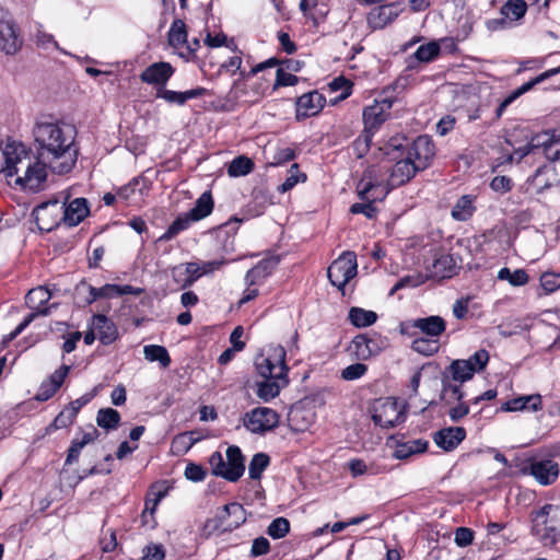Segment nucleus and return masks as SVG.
I'll list each match as a JSON object with an SVG mask.
<instances>
[{
    "instance_id": "dca6fc26",
    "label": "nucleus",
    "mask_w": 560,
    "mask_h": 560,
    "mask_svg": "<svg viewBox=\"0 0 560 560\" xmlns=\"http://www.w3.org/2000/svg\"><path fill=\"white\" fill-rule=\"evenodd\" d=\"M51 299V293L46 287H37L31 289L25 295V304L37 316H47L51 313V310L57 308L58 304L52 303L48 306L46 304Z\"/></svg>"
},
{
    "instance_id": "393cba45",
    "label": "nucleus",
    "mask_w": 560,
    "mask_h": 560,
    "mask_svg": "<svg viewBox=\"0 0 560 560\" xmlns=\"http://www.w3.org/2000/svg\"><path fill=\"white\" fill-rule=\"evenodd\" d=\"M375 424L382 428H394L404 421L401 412L397 410L395 401H386L376 408L373 417Z\"/></svg>"
},
{
    "instance_id": "09e8293b",
    "label": "nucleus",
    "mask_w": 560,
    "mask_h": 560,
    "mask_svg": "<svg viewBox=\"0 0 560 560\" xmlns=\"http://www.w3.org/2000/svg\"><path fill=\"white\" fill-rule=\"evenodd\" d=\"M463 398L464 393L460 390V385L443 381L441 399L444 400L446 405H451L455 401H462Z\"/></svg>"
},
{
    "instance_id": "20e7f679",
    "label": "nucleus",
    "mask_w": 560,
    "mask_h": 560,
    "mask_svg": "<svg viewBox=\"0 0 560 560\" xmlns=\"http://www.w3.org/2000/svg\"><path fill=\"white\" fill-rule=\"evenodd\" d=\"M377 173L378 170L375 166L368 167L363 173L357 185V190L360 199L365 202L353 203L350 208L351 213L364 214L368 219H373L376 215L377 210L374 202L382 201L389 194V188L383 186Z\"/></svg>"
},
{
    "instance_id": "5fc2aeb1",
    "label": "nucleus",
    "mask_w": 560,
    "mask_h": 560,
    "mask_svg": "<svg viewBox=\"0 0 560 560\" xmlns=\"http://www.w3.org/2000/svg\"><path fill=\"white\" fill-rule=\"evenodd\" d=\"M471 368L475 369V373L482 371L489 362V353L485 349L476 351L469 359L465 360Z\"/></svg>"
},
{
    "instance_id": "9d476101",
    "label": "nucleus",
    "mask_w": 560,
    "mask_h": 560,
    "mask_svg": "<svg viewBox=\"0 0 560 560\" xmlns=\"http://www.w3.org/2000/svg\"><path fill=\"white\" fill-rule=\"evenodd\" d=\"M393 147L396 150H404V153L411 158V161L416 163L418 168L421 171L425 170L434 154H435V148L434 144L429 136H419L417 139H415L410 144L407 143L406 145L399 143V144H393Z\"/></svg>"
},
{
    "instance_id": "a19ab883",
    "label": "nucleus",
    "mask_w": 560,
    "mask_h": 560,
    "mask_svg": "<svg viewBox=\"0 0 560 560\" xmlns=\"http://www.w3.org/2000/svg\"><path fill=\"white\" fill-rule=\"evenodd\" d=\"M526 10L527 4L524 0H509L501 7L500 13L505 19L518 20L525 15Z\"/></svg>"
},
{
    "instance_id": "c03bdc74",
    "label": "nucleus",
    "mask_w": 560,
    "mask_h": 560,
    "mask_svg": "<svg viewBox=\"0 0 560 560\" xmlns=\"http://www.w3.org/2000/svg\"><path fill=\"white\" fill-rule=\"evenodd\" d=\"M528 143L532 147L533 152L542 149L544 153L548 158V154L553 153L551 149L556 141L555 136L552 133H550L549 131H545L534 136Z\"/></svg>"
},
{
    "instance_id": "a18cd8bd",
    "label": "nucleus",
    "mask_w": 560,
    "mask_h": 560,
    "mask_svg": "<svg viewBox=\"0 0 560 560\" xmlns=\"http://www.w3.org/2000/svg\"><path fill=\"white\" fill-rule=\"evenodd\" d=\"M270 458L266 453H257L253 456L249 467L248 474L249 478L254 480H258L261 478V474L269 466Z\"/></svg>"
},
{
    "instance_id": "7c9ffc66",
    "label": "nucleus",
    "mask_w": 560,
    "mask_h": 560,
    "mask_svg": "<svg viewBox=\"0 0 560 560\" xmlns=\"http://www.w3.org/2000/svg\"><path fill=\"white\" fill-rule=\"evenodd\" d=\"M455 272V258L450 254H443L434 260L431 276L439 279H445L451 278Z\"/></svg>"
},
{
    "instance_id": "0e129e2a",
    "label": "nucleus",
    "mask_w": 560,
    "mask_h": 560,
    "mask_svg": "<svg viewBox=\"0 0 560 560\" xmlns=\"http://www.w3.org/2000/svg\"><path fill=\"white\" fill-rule=\"evenodd\" d=\"M83 444L79 441L78 438H74L72 441H71V445L70 447L68 448V452H67V457H66V462L65 464L66 465H72L74 463L78 462L79 459V456H80V453L83 448Z\"/></svg>"
},
{
    "instance_id": "e2e57ef3",
    "label": "nucleus",
    "mask_w": 560,
    "mask_h": 560,
    "mask_svg": "<svg viewBox=\"0 0 560 560\" xmlns=\"http://www.w3.org/2000/svg\"><path fill=\"white\" fill-rule=\"evenodd\" d=\"M58 389L59 388H57L55 385L44 381L35 395V399L37 401H47L58 392Z\"/></svg>"
},
{
    "instance_id": "4be33fe9",
    "label": "nucleus",
    "mask_w": 560,
    "mask_h": 560,
    "mask_svg": "<svg viewBox=\"0 0 560 560\" xmlns=\"http://www.w3.org/2000/svg\"><path fill=\"white\" fill-rule=\"evenodd\" d=\"M466 438V430L463 427H448L434 433L435 444L445 452L455 450Z\"/></svg>"
},
{
    "instance_id": "6e6552de",
    "label": "nucleus",
    "mask_w": 560,
    "mask_h": 560,
    "mask_svg": "<svg viewBox=\"0 0 560 560\" xmlns=\"http://www.w3.org/2000/svg\"><path fill=\"white\" fill-rule=\"evenodd\" d=\"M246 521V511L242 504L232 502L225 504L214 518H210L203 526V533L207 536L213 533L232 532L244 524Z\"/></svg>"
},
{
    "instance_id": "bb28decb",
    "label": "nucleus",
    "mask_w": 560,
    "mask_h": 560,
    "mask_svg": "<svg viewBox=\"0 0 560 560\" xmlns=\"http://www.w3.org/2000/svg\"><path fill=\"white\" fill-rule=\"evenodd\" d=\"M207 94V89L198 86L185 92H176L164 88L156 89V97L163 98L167 103L184 105L187 101L198 98Z\"/></svg>"
},
{
    "instance_id": "37998d69",
    "label": "nucleus",
    "mask_w": 560,
    "mask_h": 560,
    "mask_svg": "<svg viewBox=\"0 0 560 560\" xmlns=\"http://www.w3.org/2000/svg\"><path fill=\"white\" fill-rule=\"evenodd\" d=\"M450 371L454 381L463 383L470 380L475 374V369L465 360H455L450 365Z\"/></svg>"
},
{
    "instance_id": "69168bd1",
    "label": "nucleus",
    "mask_w": 560,
    "mask_h": 560,
    "mask_svg": "<svg viewBox=\"0 0 560 560\" xmlns=\"http://www.w3.org/2000/svg\"><path fill=\"white\" fill-rule=\"evenodd\" d=\"M269 550H270L269 540L265 537H258V538L254 539V541H253L250 555H252V557H259V556H264V555L268 553Z\"/></svg>"
},
{
    "instance_id": "6e6d98bb",
    "label": "nucleus",
    "mask_w": 560,
    "mask_h": 560,
    "mask_svg": "<svg viewBox=\"0 0 560 560\" xmlns=\"http://www.w3.org/2000/svg\"><path fill=\"white\" fill-rule=\"evenodd\" d=\"M75 293L78 296H82V302L84 304H92L97 300L95 295V287L89 284L85 281H81L79 284H77Z\"/></svg>"
},
{
    "instance_id": "de8ad7c7",
    "label": "nucleus",
    "mask_w": 560,
    "mask_h": 560,
    "mask_svg": "<svg viewBox=\"0 0 560 560\" xmlns=\"http://www.w3.org/2000/svg\"><path fill=\"white\" fill-rule=\"evenodd\" d=\"M440 54V46L436 42H430L421 45L415 52V57L421 62H430L434 60Z\"/></svg>"
},
{
    "instance_id": "2eb2a0df",
    "label": "nucleus",
    "mask_w": 560,
    "mask_h": 560,
    "mask_svg": "<svg viewBox=\"0 0 560 560\" xmlns=\"http://www.w3.org/2000/svg\"><path fill=\"white\" fill-rule=\"evenodd\" d=\"M402 158L399 159L395 165L392 167L389 177L386 184L383 183V186L389 188V191L394 188L405 185L408 183L418 172L421 170L418 168L416 163L411 161V158H408L402 152Z\"/></svg>"
},
{
    "instance_id": "2f4dec72",
    "label": "nucleus",
    "mask_w": 560,
    "mask_h": 560,
    "mask_svg": "<svg viewBox=\"0 0 560 560\" xmlns=\"http://www.w3.org/2000/svg\"><path fill=\"white\" fill-rule=\"evenodd\" d=\"M474 200L475 198L470 195L462 196L451 211L452 218L456 221H467L470 219L476 210Z\"/></svg>"
},
{
    "instance_id": "a211bd4d",
    "label": "nucleus",
    "mask_w": 560,
    "mask_h": 560,
    "mask_svg": "<svg viewBox=\"0 0 560 560\" xmlns=\"http://www.w3.org/2000/svg\"><path fill=\"white\" fill-rule=\"evenodd\" d=\"M559 465L552 459L533 460L529 465V474L541 485H552L559 477Z\"/></svg>"
},
{
    "instance_id": "774afa93",
    "label": "nucleus",
    "mask_w": 560,
    "mask_h": 560,
    "mask_svg": "<svg viewBox=\"0 0 560 560\" xmlns=\"http://www.w3.org/2000/svg\"><path fill=\"white\" fill-rule=\"evenodd\" d=\"M69 371H70L69 365H61L46 381L48 383L55 385L57 388H60L62 383L65 382V378L67 377Z\"/></svg>"
},
{
    "instance_id": "13d9d810",
    "label": "nucleus",
    "mask_w": 560,
    "mask_h": 560,
    "mask_svg": "<svg viewBox=\"0 0 560 560\" xmlns=\"http://www.w3.org/2000/svg\"><path fill=\"white\" fill-rule=\"evenodd\" d=\"M184 475L188 480H191L194 482H199L206 478L207 471L205 470V468L202 466L194 464V463H189L186 466Z\"/></svg>"
},
{
    "instance_id": "bf43d9fd",
    "label": "nucleus",
    "mask_w": 560,
    "mask_h": 560,
    "mask_svg": "<svg viewBox=\"0 0 560 560\" xmlns=\"http://www.w3.org/2000/svg\"><path fill=\"white\" fill-rule=\"evenodd\" d=\"M455 544L458 547H467L469 546L474 540V532L470 528L467 527H458L455 530Z\"/></svg>"
},
{
    "instance_id": "ddd939ff",
    "label": "nucleus",
    "mask_w": 560,
    "mask_h": 560,
    "mask_svg": "<svg viewBox=\"0 0 560 560\" xmlns=\"http://www.w3.org/2000/svg\"><path fill=\"white\" fill-rule=\"evenodd\" d=\"M223 265L221 260L205 261L201 266L197 262H187L185 265L176 266L172 270V276L175 282H180V276H185L182 283V289H186L203 275H208Z\"/></svg>"
},
{
    "instance_id": "680f3d73",
    "label": "nucleus",
    "mask_w": 560,
    "mask_h": 560,
    "mask_svg": "<svg viewBox=\"0 0 560 560\" xmlns=\"http://www.w3.org/2000/svg\"><path fill=\"white\" fill-rule=\"evenodd\" d=\"M190 434H192V432H190ZM196 441L197 440L191 438L189 433H180L173 439L172 445L179 451L187 452L196 443Z\"/></svg>"
},
{
    "instance_id": "8fccbe9b",
    "label": "nucleus",
    "mask_w": 560,
    "mask_h": 560,
    "mask_svg": "<svg viewBox=\"0 0 560 560\" xmlns=\"http://www.w3.org/2000/svg\"><path fill=\"white\" fill-rule=\"evenodd\" d=\"M290 530V522L284 517L275 518L268 526L267 533L273 539L283 538Z\"/></svg>"
},
{
    "instance_id": "f257e3e1",
    "label": "nucleus",
    "mask_w": 560,
    "mask_h": 560,
    "mask_svg": "<svg viewBox=\"0 0 560 560\" xmlns=\"http://www.w3.org/2000/svg\"><path fill=\"white\" fill-rule=\"evenodd\" d=\"M32 135L36 154L46 171L59 175L72 171L80 151L74 125L42 115L36 118Z\"/></svg>"
},
{
    "instance_id": "58836bf2",
    "label": "nucleus",
    "mask_w": 560,
    "mask_h": 560,
    "mask_svg": "<svg viewBox=\"0 0 560 560\" xmlns=\"http://www.w3.org/2000/svg\"><path fill=\"white\" fill-rule=\"evenodd\" d=\"M144 358L150 362H160L163 368L171 364V358L165 347L158 345H148L143 348Z\"/></svg>"
},
{
    "instance_id": "423d86ee",
    "label": "nucleus",
    "mask_w": 560,
    "mask_h": 560,
    "mask_svg": "<svg viewBox=\"0 0 560 560\" xmlns=\"http://www.w3.org/2000/svg\"><path fill=\"white\" fill-rule=\"evenodd\" d=\"M388 91L384 90L380 98L375 100L372 105L363 109L364 129L357 139V143H364L365 148L370 147L373 135L381 126L390 117V109L395 102L393 96L387 95Z\"/></svg>"
},
{
    "instance_id": "a878e982",
    "label": "nucleus",
    "mask_w": 560,
    "mask_h": 560,
    "mask_svg": "<svg viewBox=\"0 0 560 560\" xmlns=\"http://www.w3.org/2000/svg\"><path fill=\"white\" fill-rule=\"evenodd\" d=\"M65 223L69 226L78 225L89 214L88 201L84 198H75L67 206L62 202Z\"/></svg>"
},
{
    "instance_id": "6ab92c4d",
    "label": "nucleus",
    "mask_w": 560,
    "mask_h": 560,
    "mask_svg": "<svg viewBox=\"0 0 560 560\" xmlns=\"http://www.w3.org/2000/svg\"><path fill=\"white\" fill-rule=\"evenodd\" d=\"M560 73V66L557 67V68H553V69H549L545 72H542L541 74L537 75L536 78H534L533 80L524 83L523 85H521L520 88H517L515 91H513L509 96H506L501 103L500 105L498 106L497 110H495V116L497 118H500L503 113L505 112V109L516 100L521 95H523L524 93L528 92L529 90H532L536 84H539L541 82H544L545 80L556 75Z\"/></svg>"
},
{
    "instance_id": "cd10ccee",
    "label": "nucleus",
    "mask_w": 560,
    "mask_h": 560,
    "mask_svg": "<svg viewBox=\"0 0 560 560\" xmlns=\"http://www.w3.org/2000/svg\"><path fill=\"white\" fill-rule=\"evenodd\" d=\"M412 327L419 329L423 335L439 340L446 329V323L441 316L431 315L415 319Z\"/></svg>"
},
{
    "instance_id": "4468645a",
    "label": "nucleus",
    "mask_w": 560,
    "mask_h": 560,
    "mask_svg": "<svg viewBox=\"0 0 560 560\" xmlns=\"http://www.w3.org/2000/svg\"><path fill=\"white\" fill-rule=\"evenodd\" d=\"M33 215L38 228L43 231H51L59 226L60 223H65L62 202L59 200H51L38 205L33 210Z\"/></svg>"
},
{
    "instance_id": "603ef678",
    "label": "nucleus",
    "mask_w": 560,
    "mask_h": 560,
    "mask_svg": "<svg viewBox=\"0 0 560 560\" xmlns=\"http://www.w3.org/2000/svg\"><path fill=\"white\" fill-rule=\"evenodd\" d=\"M540 285L546 293L560 289V272L546 271L540 276Z\"/></svg>"
},
{
    "instance_id": "864d4df0",
    "label": "nucleus",
    "mask_w": 560,
    "mask_h": 560,
    "mask_svg": "<svg viewBox=\"0 0 560 560\" xmlns=\"http://www.w3.org/2000/svg\"><path fill=\"white\" fill-rule=\"evenodd\" d=\"M368 371V366L363 363H354L341 371V378L345 381H354L362 377Z\"/></svg>"
},
{
    "instance_id": "79ce46f5",
    "label": "nucleus",
    "mask_w": 560,
    "mask_h": 560,
    "mask_svg": "<svg viewBox=\"0 0 560 560\" xmlns=\"http://www.w3.org/2000/svg\"><path fill=\"white\" fill-rule=\"evenodd\" d=\"M120 421V415L113 408L100 409L96 416L97 425L106 430L116 429Z\"/></svg>"
},
{
    "instance_id": "0eeeda50",
    "label": "nucleus",
    "mask_w": 560,
    "mask_h": 560,
    "mask_svg": "<svg viewBox=\"0 0 560 560\" xmlns=\"http://www.w3.org/2000/svg\"><path fill=\"white\" fill-rule=\"evenodd\" d=\"M226 462L221 452H213L209 458L212 474L222 477L228 481H237L245 471V458L242 451L236 445H231L226 450Z\"/></svg>"
},
{
    "instance_id": "9b49d317",
    "label": "nucleus",
    "mask_w": 560,
    "mask_h": 560,
    "mask_svg": "<svg viewBox=\"0 0 560 560\" xmlns=\"http://www.w3.org/2000/svg\"><path fill=\"white\" fill-rule=\"evenodd\" d=\"M279 415L269 407H257L245 413L244 427L255 434H265L279 424Z\"/></svg>"
},
{
    "instance_id": "ea45409f",
    "label": "nucleus",
    "mask_w": 560,
    "mask_h": 560,
    "mask_svg": "<svg viewBox=\"0 0 560 560\" xmlns=\"http://www.w3.org/2000/svg\"><path fill=\"white\" fill-rule=\"evenodd\" d=\"M253 170L254 162L245 155H240L229 164L228 174L231 177H240L249 174Z\"/></svg>"
},
{
    "instance_id": "1a4fd4ad",
    "label": "nucleus",
    "mask_w": 560,
    "mask_h": 560,
    "mask_svg": "<svg viewBox=\"0 0 560 560\" xmlns=\"http://www.w3.org/2000/svg\"><path fill=\"white\" fill-rule=\"evenodd\" d=\"M357 268L354 253L346 252L331 262L327 276L334 287L343 290L346 284L357 275Z\"/></svg>"
},
{
    "instance_id": "4c0bfd02",
    "label": "nucleus",
    "mask_w": 560,
    "mask_h": 560,
    "mask_svg": "<svg viewBox=\"0 0 560 560\" xmlns=\"http://www.w3.org/2000/svg\"><path fill=\"white\" fill-rule=\"evenodd\" d=\"M195 221L196 220H192V217L189 215L188 212L177 217L159 240L160 241H170V240H172L177 234H179L180 232H183L186 229H188L190 223L195 222Z\"/></svg>"
},
{
    "instance_id": "b1692460",
    "label": "nucleus",
    "mask_w": 560,
    "mask_h": 560,
    "mask_svg": "<svg viewBox=\"0 0 560 560\" xmlns=\"http://www.w3.org/2000/svg\"><path fill=\"white\" fill-rule=\"evenodd\" d=\"M91 326L95 329L98 340L105 346L112 345L119 337L114 322L103 314L93 315Z\"/></svg>"
},
{
    "instance_id": "f3484780",
    "label": "nucleus",
    "mask_w": 560,
    "mask_h": 560,
    "mask_svg": "<svg viewBox=\"0 0 560 560\" xmlns=\"http://www.w3.org/2000/svg\"><path fill=\"white\" fill-rule=\"evenodd\" d=\"M175 69L170 62L159 61L147 67L140 74V80L147 84L164 88Z\"/></svg>"
},
{
    "instance_id": "412c9836",
    "label": "nucleus",
    "mask_w": 560,
    "mask_h": 560,
    "mask_svg": "<svg viewBox=\"0 0 560 560\" xmlns=\"http://www.w3.org/2000/svg\"><path fill=\"white\" fill-rule=\"evenodd\" d=\"M326 98L317 91L301 95L296 101V118H307L317 115L325 106Z\"/></svg>"
},
{
    "instance_id": "c756f323",
    "label": "nucleus",
    "mask_w": 560,
    "mask_h": 560,
    "mask_svg": "<svg viewBox=\"0 0 560 560\" xmlns=\"http://www.w3.org/2000/svg\"><path fill=\"white\" fill-rule=\"evenodd\" d=\"M396 16L392 5H380L371 10L368 15V22L374 30L383 28Z\"/></svg>"
},
{
    "instance_id": "49530a36",
    "label": "nucleus",
    "mask_w": 560,
    "mask_h": 560,
    "mask_svg": "<svg viewBox=\"0 0 560 560\" xmlns=\"http://www.w3.org/2000/svg\"><path fill=\"white\" fill-rule=\"evenodd\" d=\"M411 348L420 354L430 357L439 351L440 345L438 339L421 337L412 341Z\"/></svg>"
},
{
    "instance_id": "f8f14e48",
    "label": "nucleus",
    "mask_w": 560,
    "mask_h": 560,
    "mask_svg": "<svg viewBox=\"0 0 560 560\" xmlns=\"http://www.w3.org/2000/svg\"><path fill=\"white\" fill-rule=\"evenodd\" d=\"M388 345L385 337L376 332L361 334L355 336L350 345V349L359 360H369L381 353Z\"/></svg>"
},
{
    "instance_id": "4d7b16f0",
    "label": "nucleus",
    "mask_w": 560,
    "mask_h": 560,
    "mask_svg": "<svg viewBox=\"0 0 560 560\" xmlns=\"http://www.w3.org/2000/svg\"><path fill=\"white\" fill-rule=\"evenodd\" d=\"M299 82V78L292 73L285 72L282 68L276 71V82L273 89L279 86H293Z\"/></svg>"
},
{
    "instance_id": "aec40b11",
    "label": "nucleus",
    "mask_w": 560,
    "mask_h": 560,
    "mask_svg": "<svg viewBox=\"0 0 560 560\" xmlns=\"http://www.w3.org/2000/svg\"><path fill=\"white\" fill-rule=\"evenodd\" d=\"M560 73V66L557 67V68H553V69H549L545 72H542L541 74L537 75L536 78H534L533 80L524 83L523 85H521L520 88H517L515 91H513L509 96H506L501 103L500 105L498 106L497 110H495V116L497 118H500L503 113L505 112V109L516 100L521 95H523L524 93L528 92L529 90H532L536 84H539L541 82H544L545 80L556 75Z\"/></svg>"
},
{
    "instance_id": "72a5a7b5",
    "label": "nucleus",
    "mask_w": 560,
    "mask_h": 560,
    "mask_svg": "<svg viewBox=\"0 0 560 560\" xmlns=\"http://www.w3.org/2000/svg\"><path fill=\"white\" fill-rule=\"evenodd\" d=\"M213 199L210 191H205L196 201L195 207L188 211L192 220L199 221L212 212Z\"/></svg>"
},
{
    "instance_id": "c85d7f7f",
    "label": "nucleus",
    "mask_w": 560,
    "mask_h": 560,
    "mask_svg": "<svg viewBox=\"0 0 560 560\" xmlns=\"http://www.w3.org/2000/svg\"><path fill=\"white\" fill-rule=\"evenodd\" d=\"M503 411H520L532 410L537 411L541 409L540 395L520 396L504 402L501 407Z\"/></svg>"
},
{
    "instance_id": "7ed1b4c3",
    "label": "nucleus",
    "mask_w": 560,
    "mask_h": 560,
    "mask_svg": "<svg viewBox=\"0 0 560 560\" xmlns=\"http://www.w3.org/2000/svg\"><path fill=\"white\" fill-rule=\"evenodd\" d=\"M255 365L258 374L264 377V381L256 384V394L264 401H269L289 383L284 348L272 347L266 357L261 355L256 360Z\"/></svg>"
},
{
    "instance_id": "f704fd0d",
    "label": "nucleus",
    "mask_w": 560,
    "mask_h": 560,
    "mask_svg": "<svg viewBox=\"0 0 560 560\" xmlns=\"http://www.w3.org/2000/svg\"><path fill=\"white\" fill-rule=\"evenodd\" d=\"M377 319V314L361 307H351L349 311L350 323L359 328L373 325Z\"/></svg>"
},
{
    "instance_id": "473e14b6",
    "label": "nucleus",
    "mask_w": 560,
    "mask_h": 560,
    "mask_svg": "<svg viewBox=\"0 0 560 560\" xmlns=\"http://www.w3.org/2000/svg\"><path fill=\"white\" fill-rule=\"evenodd\" d=\"M168 45L173 48H180L187 44V30L183 20L176 19L173 21L168 34Z\"/></svg>"
},
{
    "instance_id": "39448f33",
    "label": "nucleus",
    "mask_w": 560,
    "mask_h": 560,
    "mask_svg": "<svg viewBox=\"0 0 560 560\" xmlns=\"http://www.w3.org/2000/svg\"><path fill=\"white\" fill-rule=\"evenodd\" d=\"M532 535L544 546H555L560 540V509L547 503L532 512Z\"/></svg>"
},
{
    "instance_id": "338daca9",
    "label": "nucleus",
    "mask_w": 560,
    "mask_h": 560,
    "mask_svg": "<svg viewBox=\"0 0 560 560\" xmlns=\"http://www.w3.org/2000/svg\"><path fill=\"white\" fill-rule=\"evenodd\" d=\"M144 560H164L165 552L162 545H149L143 550Z\"/></svg>"
},
{
    "instance_id": "052dcab7",
    "label": "nucleus",
    "mask_w": 560,
    "mask_h": 560,
    "mask_svg": "<svg viewBox=\"0 0 560 560\" xmlns=\"http://www.w3.org/2000/svg\"><path fill=\"white\" fill-rule=\"evenodd\" d=\"M512 186V179L508 176H495L490 183L491 189L499 194H505L510 191Z\"/></svg>"
},
{
    "instance_id": "5701e85b",
    "label": "nucleus",
    "mask_w": 560,
    "mask_h": 560,
    "mask_svg": "<svg viewBox=\"0 0 560 560\" xmlns=\"http://www.w3.org/2000/svg\"><path fill=\"white\" fill-rule=\"evenodd\" d=\"M280 261L279 256H268L249 269L245 275V282L253 287L261 283L276 269Z\"/></svg>"
},
{
    "instance_id": "e433bc0d",
    "label": "nucleus",
    "mask_w": 560,
    "mask_h": 560,
    "mask_svg": "<svg viewBox=\"0 0 560 560\" xmlns=\"http://www.w3.org/2000/svg\"><path fill=\"white\" fill-rule=\"evenodd\" d=\"M498 279L508 281L513 287H522L528 283L529 277L524 269L510 270L508 267H503L498 272Z\"/></svg>"
},
{
    "instance_id": "c9c22d12",
    "label": "nucleus",
    "mask_w": 560,
    "mask_h": 560,
    "mask_svg": "<svg viewBox=\"0 0 560 560\" xmlns=\"http://www.w3.org/2000/svg\"><path fill=\"white\" fill-rule=\"evenodd\" d=\"M428 442L421 439L409 441L397 445L395 450V457L398 459H406L413 454L422 453L427 450Z\"/></svg>"
},
{
    "instance_id": "3c124183",
    "label": "nucleus",
    "mask_w": 560,
    "mask_h": 560,
    "mask_svg": "<svg viewBox=\"0 0 560 560\" xmlns=\"http://www.w3.org/2000/svg\"><path fill=\"white\" fill-rule=\"evenodd\" d=\"M75 416L67 407H65L54 419L52 423L47 428V432L52 430L63 429L70 427L75 420Z\"/></svg>"
},
{
    "instance_id": "f03ea898",
    "label": "nucleus",
    "mask_w": 560,
    "mask_h": 560,
    "mask_svg": "<svg viewBox=\"0 0 560 560\" xmlns=\"http://www.w3.org/2000/svg\"><path fill=\"white\" fill-rule=\"evenodd\" d=\"M1 156L3 159L1 172L7 177L16 176V185L33 192L44 188L48 172L39 162L37 154H33L23 143L8 142Z\"/></svg>"
}]
</instances>
